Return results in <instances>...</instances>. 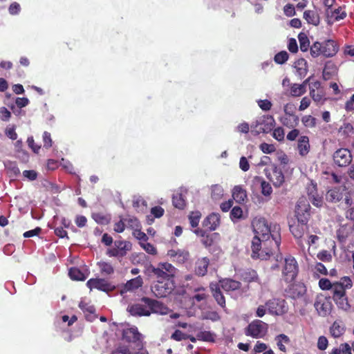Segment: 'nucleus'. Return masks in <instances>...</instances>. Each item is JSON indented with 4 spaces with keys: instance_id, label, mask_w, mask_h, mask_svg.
Masks as SVG:
<instances>
[{
    "instance_id": "1",
    "label": "nucleus",
    "mask_w": 354,
    "mask_h": 354,
    "mask_svg": "<svg viewBox=\"0 0 354 354\" xmlns=\"http://www.w3.org/2000/svg\"><path fill=\"white\" fill-rule=\"evenodd\" d=\"M319 286L322 290H330L332 297L339 308L344 310H348L351 306L348 303L346 290L353 286V281L349 277H343L339 281L331 283L326 278H322L319 281Z\"/></svg>"
},
{
    "instance_id": "2",
    "label": "nucleus",
    "mask_w": 354,
    "mask_h": 354,
    "mask_svg": "<svg viewBox=\"0 0 354 354\" xmlns=\"http://www.w3.org/2000/svg\"><path fill=\"white\" fill-rule=\"evenodd\" d=\"M252 225L254 236H259L263 239L273 241L275 248L279 249L281 244V236L279 232L271 233L270 227L264 218H254Z\"/></svg>"
},
{
    "instance_id": "3",
    "label": "nucleus",
    "mask_w": 354,
    "mask_h": 354,
    "mask_svg": "<svg viewBox=\"0 0 354 354\" xmlns=\"http://www.w3.org/2000/svg\"><path fill=\"white\" fill-rule=\"evenodd\" d=\"M177 269L171 263H159L156 268L152 267L151 272L156 277L157 281H174V278Z\"/></svg>"
},
{
    "instance_id": "4",
    "label": "nucleus",
    "mask_w": 354,
    "mask_h": 354,
    "mask_svg": "<svg viewBox=\"0 0 354 354\" xmlns=\"http://www.w3.org/2000/svg\"><path fill=\"white\" fill-rule=\"evenodd\" d=\"M268 330V324L260 319H254L248 324L245 330L246 336L255 339L263 338Z\"/></svg>"
},
{
    "instance_id": "5",
    "label": "nucleus",
    "mask_w": 354,
    "mask_h": 354,
    "mask_svg": "<svg viewBox=\"0 0 354 354\" xmlns=\"http://www.w3.org/2000/svg\"><path fill=\"white\" fill-rule=\"evenodd\" d=\"M269 242L270 244L273 242V241L263 239L262 237H260L259 236H254L252 241V254L251 257L252 259H267V257H269L271 254H272V251L271 250L268 251H263L261 250V244L263 243L264 245H266V242Z\"/></svg>"
},
{
    "instance_id": "6",
    "label": "nucleus",
    "mask_w": 354,
    "mask_h": 354,
    "mask_svg": "<svg viewBox=\"0 0 354 354\" xmlns=\"http://www.w3.org/2000/svg\"><path fill=\"white\" fill-rule=\"evenodd\" d=\"M298 264L293 257L289 256L285 259V263L282 269V277L287 283L293 281L298 274Z\"/></svg>"
},
{
    "instance_id": "7",
    "label": "nucleus",
    "mask_w": 354,
    "mask_h": 354,
    "mask_svg": "<svg viewBox=\"0 0 354 354\" xmlns=\"http://www.w3.org/2000/svg\"><path fill=\"white\" fill-rule=\"evenodd\" d=\"M266 178L272 183L275 187H280L285 181V176L281 169L272 164L264 169Z\"/></svg>"
},
{
    "instance_id": "8",
    "label": "nucleus",
    "mask_w": 354,
    "mask_h": 354,
    "mask_svg": "<svg viewBox=\"0 0 354 354\" xmlns=\"http://www.w3.org/2000/svg\"><path fill=\"white\" fill-rule=\"evenodd\" d=\"M174 281H156L151 286V290L153 295L158 298L165 297L174 289Z\"/></svg>"
},
{
    "instance_id": "9",
    "label": "nucleus",
    "mask_w": 354,
    "mask_h": 354,
    "mask_svg": "<svg viewBox=\"0 0 354 354\" xmlns=\"http://www.w3.org/2000/svg\"><path fill=\"white\" fill-rule=\"evenodd\" d=\"M131 250V243L126 241H115L114 246L106 250V255L109 257H123Z\"/></svg>"
},
{
    "instance_id": "10",
    "label": "nucleus",
    "mask_w": 354,
    "mask_h": 354,
    "mask_svg": "<svg viewBox=\"0 0 354 354\" xmlns=\"http://www.w3.org/2000/svg\"><path fill=\"white\" fill-rule=\"evenodd\" d=\"M314 306L319 316L326 317L330 313L333 304L330 297L319 295L315 298Z\"/></svg>"
},
{
    "instance_id": "11",
    "label": "nucleus",
    "mask_w": 354,
    "mask_h": 354,
    "mask_svg": "<svg viewBox=\"0 0 354 354\" xmlns=\"http://www.w3.org/2000/svg\"><path fill=\"white\" fill-rule=\"evenodd\" d=\"M310 205L306 200H300L296 207L295 214L297 222L307 224L310 218Z\"/></svg>"
},
{
    "instance_id": "12",
    "label": "nucleus",
    "mask_w": 354,
    "mask_h": 354,
    "mask_svg": "<svg viewBox=\"0 0 354 354\" xmlns=\"http://www.w3.org/2000/svg\"><path fill=\"white\" fill-rule=\"evenodd\" d=\"M266 306L272 315H282L288 311V306L284 299L274 298L266 301Z\"/></svg>"
},
{
    "instance_id": "13",
    "label": "nucleus",
    "mask_w": 354,
    "mask_h": 354,
    "mask_svg": "<svg viewBox=\"0 0 354 354\" xmlns=\"http://www.w3.org/2000/svg\"><path fill=\"white\" fill-rule=\"evenodd\" d=\"M141 301L149 307V311H151V313L165 315H167L170 311V309L167 306L158 300L143 297L141 299Z\"/></svg>"
},
{
    "instance_id": "14",
    "label": "nucleus",
    "mask_w": 354,
    "mask_h": 354,
    "mask_svg": "<svg viewBox=\"0 0 354 354\" xmlns=\"http://www.w3.org/2000/svg\"><path fill=\"white\" fill-rule=\"evenodd\" d=\"M333 158L335 164L338 167H346L352 161V154L348 149L341 148L333 153Z\"/></svg>"
},
{
    "instance_id": "15",
    "label": "nucleus",
    "mask_w": 354,
    "mask_h": 354,
    "mask_svg": "<svg viewBox=\"0 0 354 354\" xmlns=\"http://www.w3.org/2000/svg\"><path fill=\"white\" fill-rule=\"evenodd\" d=\"M308 230L307 224H301L297 222V224L290 225V231L297 240V245L304 250L305 245L303 242V236Z\"/></svg>"
},
{
    "instance_id": "16",
    "label": "nucleus",
    "mask_w": 354,
    "mask_h": 354,
    "mask_svg": "<svg viewBox=\"0 0 354 354\" xmlns=\"http://www.w3.org/2000/svg\"><path fill=\"white\" fill-rule=\"evenodd\" d=\"M86 286L91 290L94 288L106 292L114 289V286H113L107 280L100 278L90 279L86 282Z\"/></svg>"
},
{
    "instance_id": "17",
    "label": "nucleus",
    "mask_w": 354,
    "mask_h": 354,
    "mask_svg": "<svg viewBox=\"0 0 354 354\" xmlns=\"http://www.w3.org/2000/svg\"><path fill=\"white\" fill-rule=\"evenodd\" d=\"M346 192L345 187H335L330 189L326 194V200L330 203H337L342 201Z\"/></svg>"
},
{
    "instance_id": "18",
    "label": "nucleus",
    "mask_w": 354,
    "mask_h": 354,
    "mask_svg": "<svg viewBox=\"0 0 354 354\" xmlns=\"http://www.w3.org/2000/svg\"><path fill=\"white\" fill-rule=\"evenodd\" d=\"M322 56L324 57H332L339 50V46L333 39H327L322 42Z\"/></svg>"
},
{
    "instance_id": "19",
    "label": "nucleus",
    "mask_w": 354,
    "mask_h": 354,
    "mask_svg": "<svg viewBox=\"0 0 354 354\" xmlns=\"http://www.w3.org/2000/svg\"><path fill=\"white\" fill-rule=\"evenodd\" d=\"M169 256L174 262L183 264L185 263L189 258V252L186 250H169L167 252Z\"/></svg>"
},
{
    "instance_id": "20",
    "label": "nucleus",
    "mask_w": 354,
    "mask_h": 354,
    "mask_svg": "<svg viewBox=\"0 0 354 354\" xmlns=\"http://www.w3.org/2000/svg\"><path fill=\"white\" fill-rule=\"evenodd\" d=\"M212 297L215 301L225 311L227 310L225 298L221 290L218 283H211L209 286Z\"/></svg>"
},
{
    "instance_id": "21",
    "label": "nucleus",
    "mask_w": 354,
    "mask_h": 354,
    "mask_svg": "<svg viewBox=\"0 0 354 354\" xmlns=\"http://www.w3.org/2000/svg\"><path fill=\"white\" fill-rule=\"evenodd\" d=\"M286 292L289 297L295 299L302 297L306 293V289L304 284L298 283L290 285Z\"/></svg>"
},
{
    "instance_id": "22",
    "label": "nucleus",
    "mask_w": 354,
    "mask_h": 354,
    "mask_svg": "<svg viewBox=\"0 0 354 354\" xmlns=\"http://www.w3.org/2000/svg\"><path fill=\"white\" fill-rule=\"evenodd\" d=\"M221 216L218 213H212L203 221V226L209 231L215 230L220 225Z\"/></svg>"
},
{
    "instance_id": "23",
    "label": "nucleus",
    "mask_w": 354,
    "mask_h": 354,
    "mask_svg": "<svg viewBox=\"0 0 354 354\" xmlns=\"http://www.w3.org/2000/svg\"><path fill=\"white\" fill-rule=\"evenodd\" d=\"M141 334L136 327L123 330L122 338L128 342L136 343L140 340Z\"/></svg>"
},
{
    "instance_id": "24",
    "label": "nucleus",
    "mask_w": 354,
    "mask_h": 354,
    "mask_svg": "<svg viewBox=\"0 0 354 354\" xmlns=\"http://www.w3.org/2000/svg\"><path fill=\"white\" fill-rule=\"evenodd\" d=\"M219 286L225 291L230 292L240 289L241 283L232 279L225 278L219 281Z\"/></svg>"
},
{
    "instance_id": "25",
    "label": "nucleus",
    "mask_w": 354,
    "mask_h": 354,
    "mask_svg": "<svg viewBox=\"0 0 354 354\" xmlns=\"http://www.w3.org/2000/svg\"><path fill=\"white\" fill-rule=\"evenodd\" d=\"M128 311L133 316H150L151 311H149L146 307L140 304H133L128 307Z\"/></svg>"
},
{
    "instance_id": "26",
    "label": "nucleus",
    "mask_w": 354,
    "mask_h": 354,
    "mask_svg": "<svg viewBox=\"0 0 354 354\" xmlns=\"http://www.w3.org/2000/svg\"><path fill=\"white\" fill-rule=\"evenodd\" d=\"M209 265V259L207 257H203L196 261L194 272L198 276L203 277L207 272V268Z\"/></svg>"
},
{
    "instance_id": "27",
    "label": "nucleus",
    "mask_w": 354,
    "mask_h": 354,
    "mask_svg": "<svg viewBox=\"0 0 354 354\" xmlns=\"http://www.w3.org/2000/svg\"><path fill=\"white\" fill-rule=\"evenodd\" d=\"M309 138L307 136H302L298 140L297 149L301 156H306L310 151Z\"/></svg>"
},
{
    "instance_id": "28",
    "label": "nucleus",
    "mask_w": 354,
    "mask_h": 354,
    "mask_svg": "<svg viewBox=\"0 0 354 354\" xmlns=\"http://www.w3.org/2000/svg\"><path fill=\"white\" fill-rule=\"evenodd\" d=\"M261 126V131L263 133L270 132L275 124L274 119L272 115L263 116L259 119Z\"/></svg>"
},
{
    "instance_id": "29",
    "label": "nucleus",
    "mask_w": 354,
    "mask_h": 354,
    "mask_svg": "<svg viewBox=\"0 0 354 354\" xmlns=\"http://www.w3.org/2000/svg\"><path fill=\"white\" fill-rule=\"evenodd\" d=\"M240 276L241 280L248 283L259 282V281L257 271L253 269L249 268L242 271Z\"/></svg>"
},
{
    "instance_id": "30",
    "label": "nucleus",
    "mask_w": 354,
    "mask_h": 354,
    "mask_svg": "<svg viewBox=\"0 0 354 354\" xmlns=\"http://www.w3.org/2000/svg\"><path fill=\"white\" fill-rule=\"evenodd\" d=\"M143 284V279L140 276H138L126 282L124 285V290L126 292L133 291L140 288Z\"/></svg>"
},
{
    "instance_id": "31",
    "label": "nucleus",
    "mask_w": 354,
    "mask_h": 354,
    "mask_svg": "<svg viewBox=\"0 0 354 354\" xmlns=\"http://www.w3.org/2000/svg\"><path fill=\"white\" fill-rule=\"evenodd\" d=\"M232 197L236 202L243 203L247 198L246 191L240 185H236L232 191Z\"/></svg>"
},
{
    "instance_id": "32",
    "label": "nucleus",
    "mask_w": 354,
    "mask_h": 354,
    "mask_svg": "<svg viewBox=\"0 0 354 354\" xmlns=\"http://www.w3.org/2000/svg\"><path fill=\"white\" fill-rule=\"evenodd\" d=\"M309 94L317 104H323L326 100L324 89H318L315 91H310Z\"/></svg>"
},
{
    "instance_id": "33",
    "label": "nucleus",
    "mask_w": 354,
    "mask_h": 354,
    "mask_svg": "<svg viewBox=\"0 0 354 354\" xmlns=\"http://www.w3.org/2000/svg\"><path fill=\"white\" fill-rule=\"evenodd\" d=\"M295 68L300 78L304 77L308 73V64L306 59L301 58L295 62Z\"/></svg>"
},
{
    "instance_id": "34",
    "label": "nucleus",
    "mask_w": 354,
    "mask_h": 354,
    "mask_svg": "<svg viewBox=\"0 0 354 354\" xmlns=\"http://www.w3.org/2000/svg\"><path fill=\"white\" fill-rule=\"evenodd\" d=\"M304 18L309 24L317 26L319 24V15L314 10H306L304 12Z\"/></svg>"
},
{
    "instance_id": "35",
    "label": "nucleus",
    "mask_w": 354,
    "mask_h": 354,
    "mask_svg": "<svg viewBox=\"0 0 354 354\" xmlns=\"http://www.w3.org/2000/svg\"><path fill=\"white\" fill-rule=\"evenodd\" d=\"M344 332V326L341 321H335L330 328V333L334 337H339Z\"/></svg>"
},
{
    "instance_id": "36",
    "label": "nucleus",
    "mask_w": 354,
    "mask_h": 354,
    "mask_svg": "<svg viewBox=\"0 0 354 354\" xmlns=\"http://www.w3.org/2000/svg\"><path fill=\"white\" fill-rule=\"evenodd\" d=\"M79 308L86 313V319L88 321L92 320V315L95 313V308L84 301H81L79 304Z\"/></svg>"
},
{
    "instance_id": "37",
    "label": "nucleus",
    "mask_w": 354,
    "mask_h": 354,
    "mask_svg": "<svg viewBox=\"0 0 354 354\" xmlns=\"http://www.w3.org/2000/svg\"><path fill=\"white\" fill-rule=\"evenodd\" d=\"M351 231V227L347 225L340 226L337 230V237L338 240L340 242H344L349 236Z\"/></svg>"
},
{
    "instance_id": "38",
    "label": "nucleus",
    "mask_w": 354,
    "mask_h": 354,
    "mask_svg": "<svg viewBox=\"0 0 354 354\" xmlns=\"http://www.w3.org/2000/svg\"><path fill=\"white\" fill-rule=\"evenodd\" d=\"M68 274L70 278L73 280L84 281L86 279L84 274L79 268L75 267L70 268Z\"/></svg>"
},
{
    "instance_id": "39",
    "label": "nucleus",
    "mask_w": 354,
    "mask_h": 354,
    "mask_svg": "<svg viewBox=\"0 0 354 354\" xmlns=\"http://www.w3.org/2000/svg\"><path fill=\"white\" fill-rule=\"evenodd\" d=\"M91 216L96 223L100 225L108 224L110 221V217L102 212H93Z\"/></svg>"
},
{
    "instance_id": "40",
    "label": "nucleus",
    "mask_w": 354,
    "mask_h": 354,
    "mask_svg": "<svg viewBox=\"0 0 354 354\" xmlns=\"http://www.w3.org/2000/svg\"><path fill=\"white\" fill-rule=\"evenodd\" d=\"M172 203L175 207L179 209H183L186 205V203L183 198V196L182 194L180 193L174 194L173 196Z\"/></svg>"
},
{
    "instance_id": "41",
    "label": "nucleus",
    "mask_w": 354,
    "mask_h": 354,
    "mask_svg": "<svg viewBox=\"0 0 354 354\" xmlns=\"http://www.w3.org/2000/svg\"><path fill=\"white\" fill-rule=\"evenodd\" d=\"M306 92V89L304 88V85L298 84H293L290 87V94L292 97L301 96Z\"/></svg>"
},
{
    "instance_id": "42",
    "label": "nucleus",
    "mask_w": 354,
    "mask_h": 354,
    "mask_svg": "<svg viewBox=\"0 0 354 354\" xmlns=\"http://www.w3.org/2000/svg\"><path fill=\"white\" fill-rule=\"evenodd\" d=\"M277 341V344L279 349L282 352L286 351V348L283 342L288 344L290 342V338L285 334H280L276 337Z\"/></svg>"
},
{
    "instance_id": "43",
    "label": "nucleus",
    "mask_w": 354,
    "mask_h": 354,
    "mask_svg": "<svg viewBox=\"0 0 354 354\" xmlns=\"http://www.w3.org/2000/svg\"><path fill=\"white\" fill-rule=\"evenodd\" d=\"M201 218V213L198 211L191 212L188 219L192 227L195 228L198 225L200 219Z\"/></svg>"
},
{
    "instance_id": "44",
    "label": "nucleus",
    "mask_w": 354,
    "mask_h": 354,
    "mask_svg": "<svg viewBox=\"0 0 354 354\" xmlns=\"http://www.w3.org/2000/svg\"><path fill=\"white\" fill-rule=\"evenodd\" d=\"M322 42L315 41L313 44V45L310 48V55L314 57H318L320 55H322Z\"/></svg>"
},
{
    "instance_id": "45",
    "label": "nucleus",
    "mask_w": 354,
    "mask_h": 354,
    "mask_svg": "<svg viewBox=\"0 0 354 354\" xmlns=\"http://www.w3.org/2000/svg\"><path fill=\"white\" fill-rule=\"evenodd\" d=\"M97 266L102 273L111 274L114 272V268L110 263L100 261L97 263Z\"/></svg>"
},
{
    "instance_id": "46",
    "label": "nucleus",
    "mask_w": 354,
    "mask_h": 354,
    "mask_svg": "<svg viewBox=\"0 0 354 354\" xmlns=\"http://www.w3.org/2000/svg\"><path fill=\"white\" fill-rule=\"evenodd\" d=\"M124 221L125 223V226L133 230H137L140 227L139 221L135 217L125 218H124Z\"/></svg>"
},
{
    "instance_id": "47",
    "label": "nucleus",
    "mask_w": 354,
    "mask_h": 354,
    "mask_svg": "<svg viewBox=\"0 0 354 354\" xmlns=\"http://www.w3.org/2000/svg\"><path fill=\"white\" fill-rule=\"evenodd\" d=\"M299 41L300 50L302 52H306L308 50L310 41L308 37L305 34H299Z\"/></svg>"
},
{
    "instance_id": "48",
    "label": "nucleus",
    "mask_w": 354,
    "mask_h": 354,
    "mask_svg": "<svg viewBox=\"0 0 354 354\" xmlns=\"http://www.w3.org/2000/svg\"><path fill=\"white\" fill-rule=\"evenodd\" d=\"M301 122L306 127L313 128L316 126L317 119L310 115H308L302 117Z\"/></svg>"
},
{
    "instance_id": "49",
    "label": "nucleus",
    "mask_w": 354,
    "mask_h": 354,
    "mask_svg": "<svg viewBox=\"0 0 354 354\" xmlns=\"http://www.w3.org/2000/svg\"><path fill=\"white\" fill-rule=\"evenodd\" d=\"M289 55L285 50L281 51L274 55V60L278 64H283L288 59Z\"/></svg>"
},
{
    "instance_id": "50",
    "label": "nucleus",
    "mask_w": 354,
    "mask_h": 354,
    "mask_svg": "<svg viewBox=\"0 0 354 354\" xmlns=\"http://www.w3.org/2000/svg\"><path fill=\"white\" fill-rule=\"evenodd\" d=\"M294 110H295V107H294L293 104H286L284 106L283 111H284L286 115H287L290 117H292V118L294 119V122L295 123H298L299 118H298V116H297L294 114Z\"/></svg>"
},
{
    "instance_id": "51",
    "label": "nucleus",
    "mask_w": 354,
    "mask_h": 354,
    "mask_svg": "<svg viewBox=\"0 0 354 354\" xmlns=\"http://www.w3.org/2000/svg\"><path fill=\"white\" fill-rule=\"evenodd\" d=\"M218 236V233L212 234H206L205 237L201 239V243L205 248L210 247L214 243V237Z\"/></svg>"
},
{
    "instance_id": "52",
    "label": "nucleus",
    "mask_w": 354,
    "mask_h": 354,
    "mask_svg": "<svg viewBox=\"0 0 354 354\" xmlns=\"http://www.w3.org/2000/svg\"><path fill=\"white\" fill-rule=\"evenodd\" d=\"M261 194L265 196H268L272 193V188L270 184L264 180L261 182Z\"/></svg>"
},
{
    "instance_id": "53",
    "label": "nucleus",
    "mask_w": 354,
    "mask_h": 354,
    "mask_svg": "<svg viewBox=\"0 0 354 354\" xmlns=\"http://www.w3.org/2000/svg\"><path fill=\"white\" fill-rule=\"evenodd\" d=\"M189 335L183 333L181 330L177 329L171 335V339L175 341H182L184 339H187Z\"/></svg>"
},
{
    "instance_id": "54",
    "label": "nucleus",
    "mask_w": 354,
    "mask_h": 354,
    "mask_svg": "<svg viewBox=\"0 0 354 354\" xmlns=\"http://www.w3.org/2000/svg\"><path fill=\"white\" fill-rule=\"evenodd\" d=\"M197 337L198 339L206 341V342H213L214 337L213 334L210 331H201L197 334Z\"/></svg>"
},
{
    "instance_id": "55",
    "label": "nucleus",
    "mask_w": 354,
    "mask_h": 354,
    "mask_svg": "<svg viewBox=\"0 0 354 354\" xmlns=\"http://www.w3.org/2000/svg\"><path fill=\"white\" fill-rule=\"evenodd\" d=\"M317 257L320 261L324 262H330L332 260L330 252L326 250L320 251Z\"/></svg>"
},
{
    "instance_id": "56",
    "label": "nucleus",
    "mask_w": 354,
    "mask_h": 354,
    "mask_svg": "<svg viewBox=\"0 0 354 354\" xmlns=\"http://www.w3.org/2000/svg\"><path fill=\"white\" fill-rule=\"evenodd\" d=\"M259 149L264 153H272L276 150V147L272 144L263 142L259 145Z\"/></svg>"
},
{
    "instance_id": "57",
    "label": "nucleus",
    "mask_w": 354,
    "mask_h": 354,
    "mask_svg": "<svg viewBox=\"0 0 354 354\" xmlns=\"http://www.w3.org/2000/svg\"><path fill=\"white\" fill-rule=\"evenodd\" d=\"M243 216V210L239 206H235L230 212V218L232 220L239 219Z\"/></svg>"
},
{
    "instance_id": "58",
    "label": "nucleus",
    "mask_w": 354,
    "mask_h": 354,
    "mask_svg": "<svg viewBox=\"0 0 354 354\" xmlns=\"http://www.w3.org/2000/svg\"><path fill=\"white\" fill-rule=\"evenodd\" d=\"M284 130L282 127H277L274 129L272 136L278 141H283L284 140Z\"/></svg>"
},
{
    "instance_id": "59",
    "label": "nucleus",
    "mask_w": 354,
    "mask_h": 354,
    "mask_svg": "<svg viewBox=\"0 0 354 354\" xmlns=\"http://www.w3.org/2000/svg\"><path fill=\"white\" fill-rule=\"evenodd\" d=\"M204 319H209L212 322H217L221 319V316L216 311H209L205 314Z\"/></svg>"
},
{
    "instance_id": "60",
    "label": "nucleus",
    "mask_w": 354,
    "mask_h": 354,
    "mask_svg": "<svg viewBox=\"0 0 354 354\" xmlns=\"http://www.w3.org/2000/svg\"><path fill=\"white\" fill-rule=\"evenodd\" d=\"M27 143H28V147L32 150V151L35 153H38L40 149H41V146L40 145H37L35 142V140L33 139V137H28V139H27Z\"/></svg>"
},
{
    "instance_id": "61",
    "label": "nucleus",
    "mask_w": 354,
    "mask_h": 354,
    "mask_svg": "<svg viewBox=\"0 0 354 354\" xmlns=\"http://www.w3.org/2000/svg\"><path fill=\"white\" fill-rule=\"evenodd\" d=\"M328 345V341L325 336H320L317 341V348L321 351L326 349Z\"/></svg>"
},
{
    "instance_id": "62",
    "label": "nucleus",
    "mask_w": 354,
    "mask_h": 354,
    "mask_svg": "<svg viewBox=\"0 0 354 354\" xmlns=\"http://www.w3.org/2000/svg\"><path fill=\"white\" fill-rule=\"evenodd\" d=\"M307 189L308 195L310 198L318 194L317 184L315 183H313V181L310 182V183L307 187Z\"/></svg>"
},
{
    "instance_id": "63",
    "label": "nucleus",
    "mask_w": 354,
    "mask_h": 354,
    "mask_svg": "<svg viewBox=\"0 0 354 354\" xmlns=\"http://www.w3.org/2000/svg\"><path fill=\"white\" fill-rule=\"evenodd\" d=\"M43 142H44V147L46 148V149H49L50 147H52V139H51V136H50V133L47 132V131H44V133H43Z\"/></svg>"
},
{
    "instance_id": "64",
    "label": "nucleus",
    "mask_w": 354,
    "mask_h": 354,
    "mask_svg": "<svg viewBox=\"0 0 354 354\" xmlns=\"http://www.w3.org/2000/svg\"><path fill=\"white\" fill-rule=\"evenodd\" d=\"M258 105L263 111H269L272 107V103L268 100H260L258 101Z\"/></svg>"
}]
</instances>
